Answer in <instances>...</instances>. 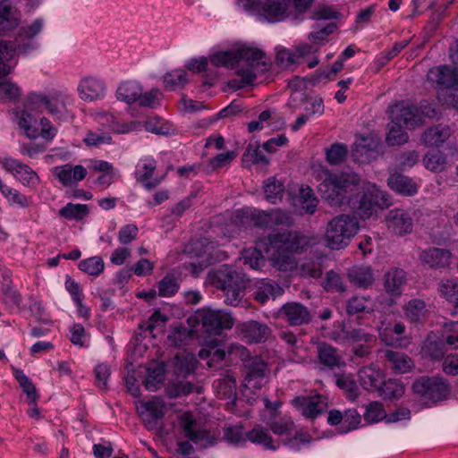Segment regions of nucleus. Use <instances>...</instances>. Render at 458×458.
I'll use <instances>...</instances> for the list:
<instances>
[{
  "instance_id": "obj_1",
  "label": "nucleus",
  "mask_w": 458,
  "mask_h": 458,
  "mask_svg": "<svg viewBox=\"0 0 458 458\" xmlns=\"http://www.w3.org/2000/svg\"><path fill=\"white\" fill-rule=\"evenodd\" d=\"M360 178L355 174L329 173L318 186L321 198L331 207H341L347 203L356 217H370L377 209L391 205L389 196L376 186L354 194Z\"/></svg>"
},
{
  "instance_id": "obj_2",
  "label": "nucleus",
  "mask_w": 458,
  "mask_h": 458,
  "mask_svg": "<svg viewBox=\"0 0 458 458\" xmlns=\"http://www.w3.org/2000/svg\"><path fill=\"white\" fill-rule=\"evenodd\" d=\"M211 284L224 293L225 301L236 306L244 297L249 278L233 267L224 265L209 273Z\"/></svg>"
},
{
  "instance_id": "obj_3",
  "label": "nucleus",
  "mask_w": 458,
  "mask_h": 458,
  "mask_svg": "<svg viewBox=\"0 0 458 458\" xmlns=\"http://www.w3.org/2000/svg\"><path fill=\"white\" fill-rule=\"evenodd\" d=\"M266 54L258 48L242 47L237 49H229L225 51H218L209 56L210 63L216 66H225L226 68H234L240 61L245 62L247 67L244 69H254L263 66L264 70H267V63L263 59Z\"/></svg>"
},
{
  "instance_id": "obj_4",
  "label": "nucleus",
  "mask_w": 458,
  "mask_h": 458,
  "mask_svg": "<svg viewBox=\"0 0 458 458\" xmlns=\"http://www.w3.org/2000/svg\"><path fill=\"white\" fill-rule=\"evenodd\" d=\"M359 230V222L355 216L342 214L333 217L327 226L325 242L332 250L347 247Z\"/></svg>"
},
{
  "instance_id": "obj_5",
  "label": "nucleus",
  "mask_w": 458,
  "mask_h": 458,
  "mask_svg": "<svg viewBox=\"0 0 458 458\" xmlns=\"http://www.w3.org/2000/svg\"><path fill=\"white\" fill-rule=\"evenodd\" d=\"M228 355L239 357L242 363L244 380L242 386L247 388L253 383L254 388L261 387V380L268 374L267 363L260 356H251L250 352L242 345L232 344L228 347Z\"/></svg>"
},
{
  "instance_id": "obj_6",
  "label": "nucleus",
  "mask_w": 458,
  "mask_h": 458,
  "mask_svg": "<svg viewBox=\"0 0 458 458\" xmlns=\"http://www.w3.org/2000/svg\"><path fill=\"white\" fill-rule=\"evenodd\" d=\"M235 223L244 226L274 227L279 225L291 226L293 223V217L286 211L274 209L267 211H257L255 213L248 210H239L236 213Z\"/></svg>"
},
{
  "instance_id": "obj_7",
  "label": "nucleus",
  "mask_w": 458,
  "mask_h": 458,
  "mask_svg": "<svg viewBox=\"0 0 458 458\" xmlns=\"http://www.w3.org/2000/svg\"><path fill=\"white\" fill-rule=\"evenodd\" d=\"M243 8L256 12L268 22H276L290 15L292 0H240Z\"/></svg>"
},
{
  "instance_id": "obj_8",
  "label": "nucleus",
  "mask_w": 458,
  "mask_h": 458,
  "mask_svg": "<svg viewBox=\"0 0 458 458\" xmlns=\"http://www.w3.org/2000/svg\"><path fill=\"white\" fill-rule=\"evenodd\" d=\"M412 391L415 394L437 403L447 399L450 389L447 381L441 377L422 376L412 383Z\"/></svg>"
},
{
  "instance_id": "obj_9",
  "label": "nucleus",
  "mask_w": 458,
  "mask_h": 458,
  "mask_svg": "<svg viewBox=\"0 0 458 458\" xmlns=\"http://www.w3.org/2000/svg\"><path fill=\"white\" fill-rule=\"evenodd\" d=\"M208 334L219 335L224 329L233 326V318L229 312L222 310L203 308L198 310L192 318Z\"/></svg>"
},
{
  "instance_id": "obj_10",
  "label": "nucleus",
  "mask_w": 458,
  "mask_h": 458,
  "mask_svg": "<svg viewBox=\"0 0 458 458\" xmlns=\"http://www.w3.org/2000/svg\"><path fill=\"white\" fill-rule=\"evenodd\" d=\"M271 247L277 251L298 253L309 246L307 236L299 231L284 230L267 236Z\"/></svg>"
},
{
  "instance_id": "obj_11",
  "label": "nucleus",
  "mask_w": 458,
  "mask_h": 458,
  "mask_svg": "<svg viewBox=\"0 0 458 458\" xmlns=\"http://www.w3.org/2000/svg\"><path fill=\"white\" fill-rule=\"evenodd\" d=\"M46 99L47 96L31 93L24 103V109L19 117L18 124L30 139H35L39 134L36 127L37 120L30 112L41 110L45 106Z\"/></svg>"
},
{
  "instance_id": "obj_12",
  "label": "nucleus",
  "mask_w": 458,
  "mask_h": 458,
  "mask_svg": "<svg viewBox=\"0 0 458 458\" xmlns=\"http://www.w3.org/2000/svg\"><path fill=\"white\" fill-rule=\"evenodd\" d=\"M137 411L145 427L152 430L157 428V421L165 415L166 406L162 399L153 397L150 401L141 403Z\"/></svg>"
},
{
  "instance_id": "obj_13",
  "label": "nucleus",
  "mask_w": 458,
  "mask_h": 458,
  "mask_svg": "<svg viewBox=\"0 0 458 458\" xmlns=\"http://www.w3.org/2000/svg\"><path fill=\"white\" fill-rule=\"evenodd\" d=\"M236 330L249 344L265 343L272 334L271 328L266 323L253 319L238 323Z\"/></svg>"
},
{
  "instance_id": "obj_14",
  "label": "nucleus",
  "mask_w": 458,
  "mask_h": 458,
  "mask_svg": "<svg viewBox=\"0 0 458 458\" xmlns=\"http://www.w3.org/2000/svg\"><path fill=\"white\" fill-rule=\"evenodd\" d=\"M427 77L428 81L441 89L458 90V71L450 66L434 67L428 71Z\"/></svg>"
},
{
  "instance_id": "obj_15",
  "label": "nucleus",
  "mask_w": 458,
  "mask_h": 458,
  "mask_svg": "<svg viewBox=\"0 0 458 458\" xmlns=\"http://www.w3.org/2000/svg\"><path fill=\"white\" fill-rule=\"evenodd\" d=\"M280 314L290 326L307 325L312 320L309 309L299 302H287L280 309Z\"/></svg>"
},
{
  "instance_id": "obj_16",
  "label": "nucleus",
  "mask_w": 458,
  "mask_h": 458,
  "mask_svg": "<svg viewBox=\"0 0 458 458\" xmlns=\"http://www.w3.org/2000/svg\"><path fill=\"white\" fill-rule=\"evenodd\" d=\"M451 252L446 249L429 247L420 250V261L429 268L440 269L449 266Z\"/></svg>"
},
{
  "instance_id": "obj_17",
  "label": "nucleus",
  "mask_w": 458,
  "mask_h": 458,
  "mask_svg": "<svg viewBox=\"0 0 458 458\" xmlns=\"http://www.w3.org/2000/svg\"><path fill=\"white\" fill-rule=\"evenodd\" d=\"M391 123L398 126L412 129L419 124L420 118L415 110L403 103L390 107Z\"/></svg>"
},
{
  "instance_id": "obj_18",
  "label": "nucleus",
  "mask_w": 458,
  "mask_h": 458,
  "mask_svg": "<svg viewBox=\"0 0 458 458\" xmlns=\"http://www.w3.org/2000/svg\"><path fill=\"white\" fill-rule=\"evenodd\" d=\"M383 145L372 138H361L356 141L352 148V154L355 161L364 162L376 157L381 152Z\"/></svg>"
},
{
  "instance_id": "obj_19",
  "label": "nucleus",
  "mask_w": 458,
  "mask_h": 458,
  "mask_svg": "<svg viewBox=\"0 0 458 458\" xmlns=\"http://www.w3.org/2000/svg\"><path fill=\"white\" fill-rule=\"evenodd\" d=\"M197 365L195 356L185 351L177 352L171 360L172 373L176 379L185 378L192 374Z\"/></svg>"
},
{
  "instance_id": "obj_20",
  "label": "nucleus",
  "mask_w": 458,
  "mask_h": 458,
  "mask_svg": "<svg viewBox=\"0 0 458 458\" xmlns=\"http://www.w3.org/2000/svg\"><path fill=\"white\" fill-rule=\"evenodd\" d=\"M21 21V13L8 0L0 2V34H6L16 29Z\"/></svg>"
},
{
  "instance_id": "obj_21",
  "label": "nucleus",
  "mask_w": 458,
  "mask_h": 458,
  "mask_svg": "<svg viewBox=\"0 0 458 458\" xmlns=\"http://www.w3.org/2000/svg\"><path fill=\"white\" fill-rule=\"evenodd\" d=\"M446 344L447 343L442 335L429 334L421 346V354L432 360H441L446 352Z\"/></svg>"
},
{
  "instance_id": "obj_22",
  "label": "nucleus",
  "mask_w": 458,
  "mask_h": 458,
  "mask_svg": "<svg viewBox=\"0 0 458 458\" xmlns=\"http://www.w3.org/2000/svg\"><path fill=\"white\" fill-rule=\"evenodd\" d=\"M390 189L403 196H412L418 191V185L412 178L394 172L387 179Z\"/></svg>"
},
{
  "instance_id": "obj_23",
  "label": "nucleus",
  "mask_w": 458,
  "mask_h": 458,
  "mask_svg": "<svg viewBox=\"0 0 458 458\" xmlns=\"http://www.w3.org/2000/svg\"><path fill=\"white\" fill-rule=\"evenodd\" d=\"M388 365L395 373L403 374L414 368L413 360L404 352L393 350L383 351Z\"/></svg>"
},
{
  "instance_id": "obj_24",
  "label": "nucleus",
  "mask_w": 458,
  "mask_h": 458,
  "mask_svg": "<svg viewBox=\"0 0 458 458\" xmlns=\"http://www.w3.org/2000/svg\"><path fill=\"white\" fill-rule=\"evenodd\" d=\"M387 224L388 228L398 235L409 233L412 230V220L403 209L392 210L388 216Z\"/></svg>"
},
{
  "instance_id": "obj_25",
  "label": "nucleus",
  "mask_w": 458,
  "mask_h": 458,
  "mask_svg": "<svg viewBox=\"0 0 458 458\" xmlns=\"http://www.w3.org/2000/svg\"><path fill=\"white\" fill-rule=\"evenodd\" d=\"M282 291V288L274 281L261 279L255 284L253 297L257 301L264 304L270 298L275 299L277 295H280Z\"/></svg>"
},
{
  "instance_id": "obj_26",
  "label": "nucleus",
  "mask_w": 458,
  "mask_h": 458,
  "mask_svg": "<svg viewBox=\"0 0 458 458\" xmlns=\"http://www.w3.org/2000/svg\"><path fill=\"white\" fill-rule=\"evenodd\" d=\"M318 400L310 397H296L293 400L296 407L301 411V414L309 419H313L326 410V404L321 401L322 396L318 395Z\"/></svg>"
},
{
  "instance_id": "obj_27",
  "label": "nucleus",
  "mask_w": 458,
  "mask_h": 458,
  "mask_svg": "<svg viewBox=\"0 0 458 458\" xmlns=\"http://www.w3.org/2000/svg\"><path fill=\"white\" fill-rule=\"evenodd\" d=\"M451 134L452 130L448 125L439 123L427 129L422 134V140L427 146L439 147Z\"/></svg>"
},
{
  "instance_id": "obj_28",
  "label": "nucleus",
  "mask_w": 458,
  "mask_h": 458,
  "mask_svg": "<svg viewBox=\"0 0 458 458\" xmlns=\"http://www.w3.org/2000/svg\"><path fill=\"white\" fill-rule=\"evenodd\" d=\"M358 377L360 383L364 389L378 391V388L382 384L384 375L379 369H377L372 366H367L359 370Z\"/></svg>"
},
{
  "instance_id": "obj_29",
  "label": "nucleus",
  "mask_w": 458,
  "mask_h": 458,
  "mask_svg": "<svg viewBox=\"0 0 458 458\" xmlns=\"http://www.w3.org/2000/svg\"><path fill=\"white\" fill-rule=\"evenodd\" d=\"M406 283V273L402 268H392L385 275V289L392 296L402 293V286Z\"/></svg>"
},
{
  "instance_id": "obj_30",
  "label": "nucleus",
  "mask_w": 458,
  "mask_h": 458,
  "mask_svg": "<svg viewBox=\"0 0 458 458\" xmlns=\"http://www.w3.org/2000/svg\"><path fill=\"white\" fill-rule=\"evenodd\" d=\"M78 91L82 99L93 101L103 96L104 85L94 78H85L81 81Z\"/></svg>"
},
{
  "instance_id": "obj_31",
  "label": "nucleus",
  "mask_w": 458,
  "mask_h": 458,
  "mask_svg": "<svg viewBox=\"0 0 458 458\" xmlns=\"http://www.w3.org/2000/svg\"><path fill=\"white\" fill-rule=\"evenodd\" d=\"M349 281L358 287H369L374 281L372 269L369 267L354 266L348 269Z\"/></svg>"
},
{
  "instance_id": "obj_32",
  "label": "nucleus",
  "mask_w": 458,
  "mask_h": 458,
  "mask_svg": "<svg viewBox=\"0 0 458 458\" xmlns=\"http://www.w3.org/2000/svg\"><path fill=\"white\" fill-rule=\"evenodd\" d=\"M165 364L164 362L154 363L147 369V377L143 382L149 391H156L165 380Z\"/></svg>"
},
{
  "instance_id": "obj_33",
  "label": "nucleus",
  "mask_w": 458,
  "mask_h": 458,
  "mask_svg": "<svg viewBox=\"0 0 458 458\" xmlns=\"http://www.w3.org/2000/svg\"><path fill=\"white\" fill-rule=\"evenodd\" d=\"M181 273L178 270H172L167 273L158 283V294L162 297L174 295L179 290Z\"/></svg>"
},
{
  "instance_id": "obj_34",
  "label": "nucleus",
  "mask_w": 458,
  "mask_h": 458,
  "mask_svg": "<svg viewBox=\"0 0 458 458\" xmlns=\"http://www.w3.org/2000/svg\"><path fill=\"white\" fill-rule=\"evenodd\" d=\"M246 438L254 443L262 445L265 448L275 451L278 445H274L272 437L267 430L259 425H256L251 430L246 433Z\"/></svg>"
},
{
  "instance_id": "obj_35",
  "label": "nucleus",
  "mask_w": 458,
  "mask_h": 458,
  "mask_svg": "<svg viewBox=\"0 0 458 458\" xmlns=\"http://www.w3.org/2000/svg\"><path fill=\"white\" fill-rule=\"evenodd\" d=\"M427 312L425 301L420 299L411 300L404 305L405 316L413 323L422 321L426 318Z\"/></svg>"
},
{
  "instance_id": "obj_36",
  "label": "nucleus",
  "mask_w": 458,
  "mask_h": 458,
  "mask_svg": "<svg viewBox=\"0 0 458 458\" xmlns=\"http://www.w3.org/2000/svg\"><path fill=\"white\" fill-rule=\"evenodd\" d=\"M318 360L323 365L334 368L341 364V357L337 354L336 349L328 344H319L318 346Z\"/></svg>"
},
{
  "instance_id": "obj_37",
  "label": "nucleus",
  "mask_w": 458,
  "mask_h": 458,
  "mask_svg": "<svg viewBox=\"0 0 458 458\" xmlns=\"http://www.w3.org/2000/svg\"><path fill=\"white\" fill-rule=\"evenodd\" d=\"M377 392L385 399L396 400L403 395L404 386L396 379H388L382 381Z\"/></svg>"
},
{
  "instance_id": "obj_38",
  "label": "nucleus",
  "mask_w": 458,
  "mask_h": 458,
  "mask_svg": "<svg viewBox=\"0 0 458 458\" xmlns=\"http://www.w3.org/2000/svg\"><path fill=\"white\" fill-rule=\"evenodd\" d=\"M14 43L6 40H0V74L8 75L12 67L8 61L15 57Z\"/></svg>"
},
{
  "instance_id": "obj_39",
  "label": "nucleus",
  "mask_w": 458,
  "mask_h": 458,
  "mask_svg": "<svg viewBox=\"0 0 458 458\" xmlns=\"http://www.w3.org/2000/svg\"><path fill=\"white\" fill-rule=\"evenodd\" d=\"M336 386L344 391L347 398L354 400L359 395V389L355 380L351 374H335V375Z\"/></svg>"
},
{
  "instance_id": "obj_40",
  "label": "nucleus",
  "mask_w": 458,
  "mask_h": 458,
  "mask_svg": "<svg viewBox=\"0 0 458 458\" xmlns=\"http://www.w3.org/2000/svg\"><path fill=\"white\" fill-rule=\"evenodd\" d=\"M284 186L281 181H277L275 177L267 179L264 182V192L267 200L276 204V200H281L284 195Z\"/></svg>"
},
{
  "instance_id": "obj_41",
  "label": "nucleus",
  "mask_w": 458,
  "mask_h": 458,
  "mask_svg": "<svg viewBox=\"0 0 458 458\" xmlns=\"http://www.w3.org/2000/svg\"><path fill=\"white\" fill-rule=\"evenodd\" d=\"M427 169L433 172H442L446 167V157L439 150L434 149L428 151L423 159Z\"/></svg>"
},
{
  "instance_id": "obj_42",
  "label": "nucleus",
  "mask_w": 458,
  "mask_h": 458,
  "mask_svg": "<svg viewBox=\"0 0 458 458\" xmlns=\"http://www.w3.org/2000/svg\"><path fill=\"white\" fill-rule=\"evenodd\" d=\"M438 290L447 301L454 303L455 310L452 314L457 313L458 309V282L452 279L442 280L438 285Z\"/></svg>"
},
{
  "instance_id": "obj_43",
  "label": "nucleus",
  "mask_w": 458,
  "mask_h": 458,
  "mask_svg": "<svg viewBox=\"0 0 458 458\" xmlns=\"http://www.w3.org/2000/svg\"><path fill=\"white\" fill-rule=\"evenodd\" d=\"M140 91H141V89L138 84L125 82L117 89L116 96L119 100L124 101L127 104H132L139 98Z\"/></svg>"
},
{
  "instance_id": "obj_44",
  "label": "nucleus",
  "mask_w": 458,
  "mask_h": 458,
  "mask_svg": "<svg viewBox=\"0 0 458 458\" xmlns=\"http://www.w3.org/2000/svg\"><path fill=\"white\" fill-rule=\"evenodd\" d=\"M242 259L245 265H249L250 268L256 270L260 269L266 263L261 250H258L256 247L244 249Z\"/></svg>"
},
{
  "instance_id": "obj_45",
  "label": "nucleus",
  "mask_w": 458,
  "mask_h": 458,
  "mask_svg": "<svg viewBox=\"0 0 458 458\" xmlns=\"http://www.w3.org/2000/svg\"><path fill=\"white\" fill-rule=\"evenodd\" d=\"M89 214V208L84 204L68 203L59 210V215L66 219L81 220Z\"/></svg>"
},
{
  "instance_id": "obj_46",
  "label": "nucleus",
  "mask_w": 458,
  "mask_h": 458,
  "mask_svg": "<svg viewBox=\"0 0 458 458\" xmlns=\"http://www.w3.org/2000/svg\"><path fill=\"white\" fill-rule=\"evenodd\" d=\"M236 74L241 79H233L228 82V86L234 90L241 89L246 85L253 84L257 78L256 73L251 69H244L243 67L238 69Z\"/></svg>"
},
{
  "instance_id": "obj_47",
  "label": "nucleus",
  "mask_w": 458,
  "mask_h": 458,
  "mask_svg": "<svg viewBox=\"0 0 458 458\" xmlns=\"http://www.w3.org/2000/svg\"><path fill=\"white\" fill-rule=\"evenodd\" d=\"M270 260L272 266L280 271H291L296 267L295 259L289 252L281 254L276 250Z\"/></svg>"
},
{
  "instance_id": "obj_48",
  "label": "nucleus",
  "mask_w": 458,
  "mask_h": 458,
  "mask_svg": "<svg viewBox=\"0 0 458 458\" xmlns=\"http://www.w3.org/2000/svg\"><path fill=\"white\" fill-rule=\"evenodd\" d=\"M79 268L90 276H98L103 272L105 264L102 258L95 256L81 260Z\"/></svg>"
},
{
  "instance_id": "obj_49",
  "label": "nucleus",
  "mask_w": 458,
  "mask_h": 458,
  "mask_svg": "<svg viewBox=\"0 0 458 458\" xmlns=\"http://www.w3.org/2000/svg\"><path fill=\"white\" fill-rule=\"evenodd\" d=\"M20 96V89L16 84L7 80V75L0 74V98L8 100H16Z\"/></svg>"
},
{
  "instance_id": "obj_50",
  "label": "nucleus",
  "mask_w": 458,
  "mask_h": 458,
  "mask_svg": "<svg viewBox=\"0 0 458 458\" xmlns=\"http://www.w3.org/2000/svg\"><path fill=\"white\" fill-rule=\"evenodd\" d=\"M342 332L345 339H349L353 342L370 343L374 338L372 335L366 333L361 328H353L352 327H346L345 325H343Z\"/></svg>"
},
{
  "instance_id": "obj_51",
  "label": "nucleus",
  "mask_w": 458,
  "mask_h": 458,
  "mask_svg": "<svg viewBox=\"0 0 458 458\" xmlns=\"http://www.w3.org/2000/svg\"><path fill=\"white\" fill-rule=\"evenodd\" d=\"M347 146L343 143H334L327 149V159L331 165L340 164L347 154Z\"/></svg>"
},
{
  "instance_id": "obj_52",
  "label": "nucleus",
  "mask_w": 458,
  "mask_h": 458,
  "mask_svg": "<svg viewBox=\"0 0 458 458\" xmlns=\"http://www.w3.org/2000/svg\"><path fill=\"white\" fill-rule=\"evenodd\" d=\"M299 199L304 205L302 208L309 214H313L318 205L313 191L310 187H301L299 191Z\"/></svg>"
},
{
  "instance_id": "obj_53",
  "label": "nucleus",
  "mask_w": 458,
  "mask_h": 458,
  "mask_svg": "<svg viewBox=\"0 0 458 458\" xmlns=\"http://www.w3.org/2000/svg\"><path fill=\"white\" fill-rule=\"evenodd\" d=\"M403 127L390 123L389 131L386 136V142L390 146L402 145L408 140V134L403 130Z\"/></svg>"
},
{
  "instance_id": "obj_54",
  "label": "nucleus",
  "mask_w": 458,
  "mask_h": 458,
  "mask_svg": "<svg viewBox=\"0 0 458 458\" xmlns=\"http://www.w3.org/2000/svg\"><path fill=\"white\" fill-rule=\"evenodd\" d=\"M363 417L369 423L377 422L386 417V411L380 403L372 402L366 406Z\"/></svg>"
},
{
  "instance_id": "obj_55",
  "label": "nucleus",
  "mask_w": 458,
  "mask_h": 458,
  "mask_svg": "<svg viewBox=\"0 0 458 458\" xmlns=\"http://www.w3.org/2000/svg\"><path fill=\"white\" fill-rule=\"evenodd\" d=\"M234 151H227L226 153H221L208 160L207 165V172H213L218 168L223 167L226 164L230 163L236 157Z\"/></svg>"
},
{
  "instance_id": "obj_56",
  "label": "nucleus",
  "mask_w": 458,
  "mask_h": 458,
  "mask_svg": "<svg viewBox=\"0 0 458 458\" xmlns=\"http://www.w3.org/2000/svg\"><path fill=\"white\" fill-rule=\"evenodd\" d=\"M323 287L327 292H344L345 287L343 284L341 276L330 270L327 273L325 281L323 283Z\"/></svg>"
},
{
  "instance_id": "obj_57",
  "label": "nucleus",
  "mask_w": 458,
  "mask_h": 458,
  "mask_svg": "<svg viewBox=\"0 0 458 458\" xmlns=\"http://www.w3.org/2000/svg\"><path fill=\"white\" fill-rule=\"evenodd\" d=\"M96 386L104 391L108 389L107 381L111 375L110 368L108 365L102 363L98 365L95 369Z\"/></svg>"
},
{
  "instance_id": "obj_58",
  "label": "nucleus",
  "mask_w": 458,
  "mask_h": 458,
  "mask_svg": "<svg viewBox=\"0 0 458 458\" xmlns=\"http://www.w3.org/2000/svg\"><path fill=\"white\" fill-rule=\"evenodd\" d=\"M368 299L365 297L354 296L350 299L346 305V311L349 315H355L361 312L369 313L372 310L366 305Z\"/></svg>"
},
{
  "instance_id": "obj_59",
  "label": "nucleus",
  "mask_w": 458,
  "mask_h": 458,
  "mask_svg": "<svg viewBox=\"0 0 458 458\" xmlns=\"http://www.w3.org/2000/svg\"><path fill=\"white\" fill-rule=\"evenodd\" d=\"M43 28V21L42 19L35 20L30 25L21 27L19 30L18 37L22 40L25 39H32L40 33Z\"/></svg>"
},
{
  "instance_id": "obj_60",
  "label": "nucleus",
  "mask_w": 458,
  "mask_h": 458,
  "mask_svg": "<svg viewBox=\"0 0 458 458\" xmlns=\"http://www.w3.org/2000/svg\"><path fill=\"white\" fill-rule=\"evenodd\" d=\"M242 161L248 162L250 161L253 164H267L268 159L267 157L259 150V145L257 144V146L252 148L251 145H249L246 148V151L244 152L242 156Z\"/></svg>"
},
{
  "instance_id": "obj_61",
  "label": "nucleus",
  "mask_w": 458,
  "mask_h": 458,
  "mask_svg": "<svg viewBox=\"0 0 458 458\" xmlns=\"http://www.w3.org/2000/svg\"><path fill=\"white\" fill-rule=\"evenodd\" d=\"M168 320V318L162 314L160 310H155V312L149 317L147 322L139 325L140 330H148L153 332V330L158 327L159 323L165 324Z\"/></svg>"
},
{
  "instance_id": "obj_62",
  "label": "nucleus",
  "mask_w": 458,
  "mask_h": 458,
  "mask_svg": "<svg viewBox=\"0 0 458 458\" xmlns=\"http://www.w3.org/2000/svg\"><path fill=\"white\" fill-rule=\"evenodd\" d=\"M442 336L448 345L458 348V322L445 324Z\"/></svg>"
},
{
  "instance_id": "obj_63",
  "label": "nucleus",
  "mask_w": 458,
  "mask_h": 458,
  "mask_svg": "<svg viewBox=\"0 0 458 458\" xmlns=\"http://www.w3.org/2000/svg\"><path fill=\"white\" fill-rule=\"evenodd\" d=\"M361 422V416L355 409H349L344 412V425L346 426L344 432L355 429Z\"/></svg>"
},
{
  "instance_id": "obj_64",
  "label": "nucleus",
  "mask_w": 458,
  "mask_h": 458,
  "mask_svg": "<svg viewBox=\"0 0 458 458\" xmlns=\"http://www.w3.org/2000/svg\"><path fill=\"white\" fill-rule=\"evenodd\" d=\"M160 95L161 93L157 89H153L144 94H141V91H140V97L137 101H139L140 106L153 108L157 104H158L157 99Z\"/></svg>"
}]
</instances>
